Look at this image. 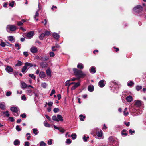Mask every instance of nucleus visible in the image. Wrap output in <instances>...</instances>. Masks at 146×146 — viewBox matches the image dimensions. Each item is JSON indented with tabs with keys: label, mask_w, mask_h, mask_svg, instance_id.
I'll list each match as a JSON object with an SVG mask.
<instances>
[{
	"label": "nucleus",
	"mask_w": 146,
	"mask_h": 146,
	"mask_svg": "<svg viewBox=\"0 0 146 146\" xmlns=\"http://www.w3.org/2000/svg\"><path fill=\"white\" fill-rule=\"evenodd\" d=\"M39 76L40 78H42L45 77L46 75L44 72L42 71H41L39 73Z\"/></svg>",
	"instance_id": "2eb2a0df"
},
{
	"label": "nucleus",
	"mask_w": 146,
	"mask_h": 146,
	"mask_svg": "<svg viewBox=\"0 0 146 146\" xmlns=\"http://www.w3.org/2000/svg\"><path fill=\"white\" fill-rule=\"evenodd\" d=\"M96 68L94 67H92L90 69V72L91 73H94L96 72Z\"/></svg>",
	"instance_id": "6ab92c4d"
},
{
	"label": "nucleus",
	"mask_w": 146,
	"mask_h": 146,
	"mask_svg": "<svg viewBox=\"0 0 146 146\" xmlns=\"http://www.w3.org/2000/svg\"><path fill=\"white\" fill-rule=\"evenodd\" d=\"M52 119L53 120L56 121L57 122H59V120L57 119V117L56 116L54 115L52 117Z\"/></svg>",
	"instance_id": "473e14b6"
},
{
	"label": "nucleus",
	"mask_w": 146,
	"mask_h": 146,
	"mask_svg": "<svg viewBox=\"0 0 146 146\" xmlns=\"http://www.w3.org/2000/svg\"><path fill=\"white\" fill-rule=\"evenodd\" d=\"M0 45L1 46L4 47L5 46V44L4 42H2L0 44Z\"/></svg>",
	"instance_id": "e2e57ef3"
},
{
	"label": "nucleus",
	"mask_w": 146,
	"mask_h": 146,
	"mask_svg": "<svg viewBox=\"0 0 146 146\" xmlns=\"http://www.w3.org/2000/svg\"><path fill=\"white\" fill-rule=\"evenodd\" d=\"M23 54L25 57H27L29 55L28 52H23Z\"/></svg>",
	"instance_id": "09e8293b"
},
{
	"label": "nucleus",
	"mask_w": 146,
	"mask_h": 146,
	"mask_svg": "<svg viewBox=\"0 0 146 146\" xmlns=\"http://www.w3.org/2000/svg\"><path fill=\"white\" fill-rule=\"evenodd\" d=\"M48 66V64L45 62H42L41 64V66L42 68H45Z\"/></svg>",
	"instance_id": "aec40b11"
},
{
	"label": "nucleus",
	"mask_w": 146,
	"mask_h": 146,
	"mask_svg": "<svg viewBox=\"0 0 146 146\" xmlns=\"http://www.w3.org/2000/svg\"><path fill=\"white\" fill-rule=\"evenodd\" d=\"M40 146H46V144L44 141H42L40 142Z\"/></svg>",
	"instance_id": "c9c22d12"
},
{
	"label": "nucleus",
	"mask_w": 146,
	"mask_h": 146,
	"mask_svg": "<svg viewBox=\"0 0 146 146\" xmlns=\"http://www.w3.org/2000/svg\"><path fill=\"white\" fill-rule=\"evenodd\" d=\"M5 108V104L4 102H2L0 103V108L2 110H4Z\"/></svg>",
	"instance_id": "f3484780"
},
{
	"label": "nucleus",
	"mask_w": 146,
	"mask_h": 146,
	"mask_svg": "<svg viewBox=\"0 0 146 146\" xmlns=\"http://www.w3.org/2000/svg\"><path fill=\"white\" fill-rule=\"evenodd\" d=\"M7 38L9 41L13 42H15V39L12 36H9Z\"/></svg>",
	"instance_id": "4468645a"
},
{
	"label": "nucleus",
	"mask_w": 146,
	"mask_h": 146,
	"mask_svg": "<svg viewBox=\"0 0 146 146\" xmlns=\"http://www.w3.org/2000/svg\"><path fill=\"white\" fill-rule=\"evenodd\" d=\"M25 21L24 19L22 20L21 21L18 22L17 25L18 26H20L23 25V23Z\"/></svg>",
	"instance_id": "393cba45"
},
{
	"label": "nucleus",
	"mask_w": 146,
	"mask_h": 146,
	"mask_svg": "<svg viewBox=\"0 0 146 146\" xmlns=\"http://www.w3.org/2000/svg\"><path fill=\"white\" fill-rule=\"evenodd\" d=\"M125 130H123L122 132L121 133L122 135H124L125 136H126L127 135V133L125 132Z\"/></svg>",
	"instance_id": "3c124183"
},
{
	"label": "nucleus",
	"mask_w": 146,
	"mask_h": 146,
	"mask_svg": "<svg viewBox=\"0 0 146 146\" xmlns=\"http://www.w3.org/2000/svg\"><path fill=\"white\" fill-rule=\"evenodd\" d=\"M129 133L131 134V135H132L133 134V133H135V131H132L131 129H130V130H129Z\"/></svg>",
	"instance_id": "774afa93"
},
{
	"label": "nucleus",
	"mask_w": 146,
	"mask_h": 146,
	"mask_svg": "<svg viewBox=\"0 0 146 146\" xmlns=\"http://www.w3.org/2000/svg\"><path fill=\"white\" fill-rule=\"evenodd\" d=\"M52 139H49L48 141V144L49 145H51L52 144Z\"/></svg>",
	"instance_id": "680f3d73"
},
{
	"label": "nucleus",
	"mask_w": 146,
	"mask_h": 146,
	"mask_svg": "<svg viewBox=\"0 0 146 146\" xmlns=\"http://www.w3.org/2000/svg\"><path fill=\"white\" fill-rule=\"evenodd\" d=\"M33 131L34 134L35 135H37L38 134V130L36 129H33Z\"/></svg>",
	"instance_id": "2f4dec72"
},
{
	"label": "nucleus",
	"mask_w": 146,
	"mask_h": 146,
	"mask_svg": "<svg viewBox=\"0 0 146 146\" xmlns=\"http://www.w3.org/2000/svg\"><path fill=\"white\" fill-rule=\"evenodd\" d=\"M22 64V62L20 61H18L17 63L16 64L15 66H21Z\"/></svg>",
	"instance_id": "58836bf2"
},
{
	"label": "nucleus",
	"mask_w": 146,
	"mask_h": 146,
	"mask_svg": "<svg viewBox=\"0 0 146 146\" xmlns=\"http://www.w3.org/2000/svg\"><path fill=\"white\" fill-rule=\"evenodd\" d=\"M57 119H58L59 121H63V119L62 116L60 115H57Z\"/></svg>",
	"instance_id": "b1692460"
},
{
	"label": "nucleus",
	"mask_w": 146,
	"mask_h": 146,
	"mask_svg": "<svg viewBox=\"0 0 146 146\" xmlns=\"http://www.w3.org/2000/svg\"><path fill=\"white\" fill-rule=\"evenodd\" d=\"M20 144V141L18 139H16L14 142V144L15 145H19Z\"/></svg>",
	"instance_id": "a878e982"
},
{
	"label": "nucleus",
	"mask_w": 146,
	"mask_h": 146,
	"mask_svg": "<svg viewBox=\"0 0 146 146\" xmlns=\"http://www.w3.org/2000/svg\"><path fill=\"white\" fill-rule=\"evenodd\" d=\"M80 83H76L72 87V90H74L76 88L79 86L80 85Z\"/></svg>",
	"instance_id": "dca6fc26"
},
{
	"label": "nucleus",
	"mask_w": 146,
	"mask_h": 146,
	"mask_svg": "<svg viewBox=\"0 0 146 146\" xmlns=\"http://www.w3.org/2000/svg\"><path fill=\"white\" fill-rule=\"evenodd\" d=\"M135 105L137 106H140L141 105V103L140 101L137 100L135 102Z\"/></svg>",
	"instance_id": "4be33fe9"
},
{
	"label": "nucleus",
	"mask_w": 146,
	"mask_h": 146,
	"mask_svg": "<svg viewBox=\"0 0 146 146\" xmlns=\"http://www.w3.org/2000/svg\"><path fill=\"white\" fill-rule=\"evenodd\" d=\"M66 143L67 144H70L71 143V141L69 139H67L66 140Z\"/></svg>",
	"instance_id": "5fc2aeb1"
},
{
	"label": "nucleus",
	"mask_w": 146,
	"mask_h": 146,
	"mask_svg": "<svg viewBox=\"0 0 146 146\" xmlns=\"http://www.w3.org/2000/svg\"><path fill=\"white\" fill-rule=\"evenodd\" d=\"M49 59V58L48 57H44V59H40V60L41 61H46L48 60Z\"/></svg>",
	"instance_id": "c03bdc74"
},
{
	"label": "nucleus",
	"mask_w": 146,
	"mask_h": 146,
	"mask_svg": "<svg viewBox=\"0 0 146 146\" xmlns=\"http://www.w3.org/2000/svg\"><path fill=\"white\" fill-rule=\"evenodd\" d=\"M44 34H45V36H49V35H50V33L49 31H46L45 32V33H44Z\"/></svg>",
	"instance_id": "37998d69"
},
{
	"label": "nucleus",
	"mask_w": 146,
	"mask_h": 146,
	"mask_svg": "<svg viewBox=\"0 0 146 146\" xmlns=\"http://www.w3.org/2000/svg\"><path fill=\"white\" fill-rule=\"evenodd\" d=\"M15 3V2L14 1H13L11 2L9 4V5L10 6H11L12 7H13V5H14Z\"/></svg>",
	"instance_id": "6e6d98bb"
},
{
	"label": "nucleus",
	"mask_w": 146,
	"mask_h": 146,
	"mask_svg": "<svg viewBox=\"0 0 146 146\" xmlns=\"http://www.w3.org/2000/svg\"><path fill=\"white\" fill-rule=\"evenodd\" d=\"M143 9V7L141 6L137 5L134 8L133 10L137 12H139L142 11Z\"/></svg>",
	"instance_id": "20e7f679"
},
{
	"label": "nucleus",
	"mask_w": 146,
	"mask_h": 146,
	"mask_svg": "<svg viewBox=\"0 0 146 146\" xmlns=\"http://www.w3.org/2000/svg\"><path fill=\"white\" fill-rule=\"evenodd\" d=\"M94 87L93 85H90L88 87V90L90 92H92L94 90Z\"/></svg>",
	"instance_id": "9d476101"
},
{
	"label": "nucleus",
	"mask_w": 146,
	"mask_h": 146,
	"mask_svg": "<svg viewBox=\"0 0 146 146\" xmlns=\"http://www.w3.org/2000/svg\"><path fill=\"white\" fill-rule=\"evenodd\" d=\"M74 75L78 76V78H73L71 79H70L69 80H68L67 81H75L77 80H78L79 78L83 77L86 76V74L83 73L82 71L79 70L76 68H74L73 69Z\"/></svg>",
	"instance_id": "f257e3e1"
},
{
	"label": "nucleus",
	"mask_w": 146,
	"mask_h": 146,
	"mask_svg": "<svg viewBox=\"0 0 146 146\" xmlns=\"http://www.w3.org/2000/svg\"><path fill=\"white\" fill-rule=\"evenodd\" d=\"M50 56V57H53L54 56L55 54L53 52H51L49 53Z\"/></svg>",
	"instance_id": "de8ad7c7"
},
{
	"label": "nucleus",
	"mask_w": 146,
	"mask_h": 146,
	"mask_svg": "<svg viewBox=\"0 0 146 146\" xmlns=\"http://www.w3.org/2000/svg\"><path fill=\"white\" fill-rule=\"evenodd\" d=\"M142 86H136V89L137 91H139L142 88Z\"/></svg>",
	"instance_id": "e433bc0d"
},
{
	"label": "nucleus",
	"mask_w": 146,
	"mask_h": 146,
	"mask_svg": "<svg viewBox=\"0 0 146 146\" xmlns=\"http://www.w3.org/2000/svg\"><path fill=\"white\" fill-rule=\"evenodd\" d=\"M77 67L78 68L82 69L84 68V66L82 63H80L77 65Z\"/></svg>",
	"instance_id": "412c9836"
},
{
	"label": "nucleus",
	"mask_w": 146,
	"mask_h": 146,
	"mask_svg": "<svg viewBox=\"0 0 146 146\" xmlns=\"http://www.w3.org/2000/svg\"><path fill=\"white\" fill-rule=\"evenodd\" d=\"M21 99L23 100H26V98L25 95H23L21 97Z\"/></svg>",
	"instance_id": "0e129e2a"
},
{
	"label": "nucleus",
	"mask_w": 146,
	"mask_h": 146,
	"mask_svg": "<svg viewBox=\"0 0 146 146\" xmlns=\"http://www.w3.org/2000/svg\"><path fill=\"white\" fill-rule=\"evenodd\" d=\"M38 50L37 48L35 46H32L30 49V52L34 54L36 53Z\"/></svg>",
	"instance_id": "39448f33"
},
{
	"label": "nucleus",
	"mask_w": 146,
	"mask_h": 146,
	"mask_svg": "<svg viewBox=\"0 0 146 146\" xmlns=\"http://www.w3.org/2000/svg\"><path fill=\"white\" fill-rule=\"evenodd\" d=\"M39 91L37 89L35 90L33 92V93L34 94L35 96V97H37L38 96Z\"/></svg>",
	"instance_id": "f8f14e48"
},
{
	"label": "nucleus",
	"mask_w": 146,
	"mask_h": 146,
	"mask_svg": "<svg viewBox=\"0 0 146 146\" xmlns=\"http://www.w3.org/2000/svg\"><path fill=\"white\" fill-rule=\"evenodd\" d=\"M46 74L49 77L51 76V71L50 69H47L46 71Z\"/></svg>",
	"instance_id": "ddd939ff"
},
{
	"label": "nucleus",
	"mask_w": 146,
	"mask_h": 146,
	"mask_svg": "<svg viewBox=\"0 0 146 146\" xmlns=\"http://www.w3.org/2000/svg\"><path fill=\"white\" fill-rule=\"evenodd\" d=\"M14 113V114L15 116H18L19 115L18 113V109L17 107H12L10 109Z\"/></svg>",
	"instance_id": "7ed1b4c3"
},
{
	"label": "nucleus",
	"mask_w": 146,
	"mask_h": 146,
	"mask_svg": "<svg viewBox=\"0 0 146 146\" xmlns=\"http://www.w3.org/2000/svg\"><path fill=\"white\" fill-rule=\"evenodd\" d=\"M134 85V83H128L127 84V85L129 87H131Z\"/></svg>",
	"instance_id": "bf43d9fd"
},
{
	"label": "nucleus",
	"mask_w": 146,
	"mask_h": 146,
	"mask_svg": "<svg viewBox=\"0 0 146 146\" xmlns=\"http://www.w3.org/2000/svg\"><path fill=\"white\" fill-rule=\"evenodd\" d=\"M3 113L5 114V116L7 117H8L10 115L9 114V112L8 111H6L4 112Z\"/></svg>",
	"instance_id": "ea45409f"
},
{
	"label": "nucleus",
	"mask_w": 146,
	"mask_h": 146,
	"mask_svg": "<svg viewBox=\"0 0 146 146\" xmlns=\"http://www.w3.org/2000/svg\"><path fill=\"white\" fill-rule=\"evenodd\" d=\"M27 87H32L31 85H27L25 83H21V87L22 88L25 89Z\"/></svg>",
	"instance_id": "6e6552de"
},
{
	"label": "nucleus",
	"mask_w": 146,
	"mask_h": 146,
	"mask_svg": "<svg viewBox=\"0 0 146 146\" xmlns=\"http://www.w3.org/2000/svg\"><path fill=\"white\" fill-rule=\"evenodd\" d=\"M59 130L60 132L62 133H64L65 131V130L64 129L62 128H59Z\"/></svg>",
	"instance_id": "603ef678"
},
{
	"label": "nucleus",
	"mask_w": 146,
	"mask_h": 146,
	"mask_svg": "<svg viewBox=\"0 0 146 146\" xmlns=\"http://www.w3.org/2000/svg\"><path fill=\"white\" fill-rule=\"evenodd\" d=\"M59 111V109L57 108H54L53 110L54 112L55 113H57L58 111Z\"/></svg>",
	"instance_id": "4d7b16f0"
},
{
	"label": "nucleus",
	"mask_w": 146,
	"mask_h": 146,
	"mask_svg": "<svg viewBox=\"0 0 146 146\" xmlns=\"http://www.w3.org/2000/svg\"><path fill=\"white\" fill-rule=\"evenodd\" d=\"M99 86L101 88L104 87L105 85V84L104 83H98Z\"/></svg>",
	"instance_id": "4c0bfd02"
},
{
	"label": "nucleus",
	"mask_w": 146,
	"mask_h": 146,
	"mask_svg": "<svg viewBox=\"0 0 146 146\" xmlns=\"http://www.w3.org/2000/svg\"><path fill=\"white\" fill-rule=\"evenodd\" d=\"M46 104H47L49 107H51L53 104V103L52 102H50L48 103H46Z\"/></svg>",
	"instance_id": "864d4df0"
},
{
	"label": "nucleus",
	"mask_w": 146,
	"mask_h": 146,
	"mask_svg": "<svg viewBox=\"0 0 146 146\" xmlns=\"http://www.w3.org/2000/svg\"><path fill=\"white\" fill-rule=\"evenodd\" d=\"M16 26L13 25H8L6 27V30L8 32H9L10 31H14L16 30Z\"/></svg>",
	"instance_id": "f03ea898"
},
{
	"label": "nucleus",
	"mask_w": 146,
	"mask_h": 146,
	"mask_svg": "<svg viewBox=\"0 0 146 146\" xmlns=\"http://www.w3.org/2000/svg\"><path fill=\"white\" fill-rule=\"evenodd\" d=\"M126 100L128 102H131L133 100V98L130 95L126 98Z\"/></svg>",
	"instance_id": "9b49d317"
},
{
	"label": "nucleus",
	"mask_w": 146,
	"mask_h": 146,
	"mask_svg": "<svg viewBox=\"0 0 146 146\" xmlns=\"http://www.w3.org/2000/svg\"><path fill=\"white\" fill-rule=\"evenodd\" d=\"M127 108H125L124 110L123 111V114H124V115L125 116H127L129 114V113L128 112H126V113H125V111H126V110H127Z\"/></svg>",
	"instance_id": "f704fd0d"
},
{
	"label": "nucleus",
	"mask_w": 146,
	"mask_h": 146,
	"mask_svg": "<svg viewBox=\"0 0 146 146\" xmlns=\"http://www.w3.org/2000/svg\"><path fill=\"white\" fill-rule=\"evenodd\" d=\"M34 35L33 31H30L27 34V36L28 38H31L33 37Z\"/></svg>",
	"instance_id": "0eeeda50"
},
{
	"label": "nucleus",
	"mask_w": 146,
	"mask_h": 146,
	"mask_svg": "<svg viewBox=\"0 0 146 146\" xmlns=\"http://www.w3.org/2000/svg\"><path fill=\"white\" fill-rule=\"evenodd\" d=\"M20 45L21 46V45H19L18 43L15 44V47H17V49L19 50L20 48Z\"/></svg>",
	"instance_id": "a19ab883"
},
{
	"label": "nucleus",
	"mask_w": 146,
	"mask_h": 146,
	"mask_svg": "<svg viewBox=\"0 0 146 146\" xmlns=\"http://www.w3.org/2000/svg\"><path fill=\"white\" fill-rule=\"evenodd\" d=\"M98 131L97 132L96 134L98 137H100L102 135V131L100 129H98Z\"/></svg>",
	"instance_id": "1a4fd4ad"
},
{
	"label": "nucleus",
	"mask_w": 146,
	"mask_h": 146,
	"mask_svg": "<svg viewBox=\"0 0 146 146\" xmlns=\"http://www.w3.org/2000/svg\"><path fill=\"white\" fill-rule=\"evenodd\" d=\"M26 93L27 94L30 96H31L33 94L32 91L30 90H27L26 91Z\"/></svg>",
	"instance_id": "c85d7f7f"
},
{
	"label": "nucleus",
	"mask_w": 146,
	"mask_h": 146,
	"mask_svg": "<svg viewBox=\"0 0 146 146\" xmlns=\"http://www.w3.org/2000/svg\"><path fill=\"white\" fill-rule=\"evenodd\" d=\"M20 116L23 118H25L26 117V115L24 113L21 115Z\"/></svg>",
	"instance_id": "338daca9"
},
{
	"label": "nucleus",
	"mask_w": 146,
	"mask_h": 146,
	"mask_svg": "<svg viewBox=\"0 0 146 146\" xmlns=\"http://www.w3.org/2000/svg\"><path fill=\"white\" fill-rule=\"evenodd\" d=\"M11 94V92L10 91H7V92L6 95L7 96H10Z\"/></svg>",
	"instance_id": "052dcab7"
},
{
	"label": "nucleus",
	"mask_w": 146,
	"mask_h": 146,
	"mask_svg": "<svg viewBox=\"0 0 146 146\" xmlns=\"http://www.w3.org/2000/svg\"><path fill=\"white\" fill-rule=\"evenodd\" d=\"M44 126L47 127H50V125L46 121H44L43 123Z\"/></svg>",
	"instance_id": "bb28decb"
},
{
	"label": "nucleus",
	"mask_w": 146,
	"mask_h": 146,
	"mask_svg": "<svg viewBox=\"0 0 146 146\" xmlns=\"http://www.w3.org/2000/svg\"><path fill=\"white\" fill-rule=\"evenodd\" d=\"M25 64V65L27 68L28 66L30 67H31L33 66V64L31 63L26 62Z\"/></svg>",
	"instance_id": "5701e85b"
},
{
	"label": "nucleus",
	"mask_w": 146,
	"mask_h": 146,
	"mask_svg": "<svg viewBox=\"0 0 146 146\" xmlns=\"http://www.w3.org/2000/svg\"><path fill=\"white\" fill-rule=\"evenodd\" d=\"M6 71L9 73L12 72L13 71V68L9 66H7L6 68Z\"/></svg>",
	"instance_id": "423d86ee"
},
{
	"label": "nucleus",
	"mask_w": 146,
	"mask_h": 146,
	"mask_svg": "<svg viewBox=\"0 0 146 146\" xmlns=\"http://www.w3.org/2000/svg\"><path fill=\"white\" fill-rule=\"evenodd\" d=\"M109 141L110 143H112L114 141V139L112 137H110L109 138Z\"/></svg>",
	"instance_id": "72a5a7b5"
},
{
	"label": "nucleus",
	"mask_w": 146,
	"mask_h": 146,
	"mask_svg": "<svg viewBox=\"0 0 146 146\" xmlns=\"http://www.w3.org/2000/svg\"><path fill=\"white\" fill-rule=\"evenodd\" d=\"M29 77H31L33 79H35V75L33 74H29Z\"/></svg>",
	"instance_id": "79ce46f5"
},
{
	"label": "nucleus",
	"mask_w": 146,
	"mask_h": 146,
	"mask_svg": "<svg viewBox=\"0 0 146 146\" xmlns=\"http://www.w3.org/2000/svg\"><path fill=\"white\" fill-rule=\"evenodd\" d=\"M41 85L44 88H46L47 86L46 83H42Z\"/></svg>",
	"instance_id": "8fccbe9b"
},
{
	"label": "nucleus",
	"mask_w": 146,
	"mask_h": 146,
	"mask_svg": "<svg viewBox=\"0 0 146 146\" xmlns=\"http://www.w3.org/2000/svg\"><path fill=\"white\" fill-rule=\"evenodd\" d=\"M79 117H80V120L82 121H83L84 120V119L85 117V116H83L82 115H80Z\"/></svg>",
	"instance_id": "a18cd8bd"
},
{
	"label": "nucleus",
	"mask_w": 146,
	"mask_h": 146,
	"mask_svg": "<svg viewBox=\"0 0 146 146\" xmlns=\"http://www.w3.org/2000/svg\"><path fill=\"white\" fill-rule=\"evenodd\" d=\"M73 139H75L77 137L75 133L72 134L70 136Z\"/></svg>",
	"instance_id": "cd10ccee"
},
{
	"label": "nucleus",
	"mask_w": 146,
	"mask_h": 146,
	"mask_svg": "<svg viewBox=\"0 0 146 146\" xmlns=\"http://www.w3.org/2000/svg\"><path fill=\"white\" fill-rule=\"evenodd\" d=\"M30 143L29 142L27 141L25 143L24 145L25 146H29Z\"/></svg>",
	"instance_id": "69168bd1"
},
{
	"label": "nucleus",
	"mask_w": 146,
	"mask_h": 146,
	"mask_svg": "<svg viewBox=\"0 0 146 146\" xmlns=\"http://www.w3.org/2000/svg\"><path fill=\"white\" fill-rule=\"evenodd\" d=\"M16 129L18 131H20L21 130V129L19 125H17L16 126Z\"/></svg>",
	"instance_id": "49530a36"
},
{
	"label": "nucleus",
	"mask_w": 146,
	"mask_h": 146,
	"mask_svg": "<svg viewBox=\"0 0 146 146\" xmlns=\"http://www.w3.org/2000/svg\"><path fill=\"white\" fill-rule=\"evenodd\" d=\"M53 36L54 38L56 39H58L59 38V35L57 33H53Z\"/></svg>",
	"instance_id": "a211bd4d"
},
{
	"label": "nucleus",
	"mask_w": 146,
	"mask_h": 146,
	"mask_svg": "<svg viewBox=\"0 0 146 146\" xmlns=\"http://www.w3.org/2000/svg\"><path fill=\"white\" fill-rule=\"evenodd\" d=\"M27 67L25 65L23 67V68L22 69V70H21L22 72L23 73H25V71L27 69Z\"/></svg>",
	"instance_id": "c756f323"
},
{
	"label": "nucleus",
	"mask_w": 146,
	"mask_h": 146,
	"mask_svg": "<svg viewBox=\"0 0 146 146\" xmlns=\"http://www.w3.org/2000/svg\"><path fill=\"white\" fill-rule=\"evenodd\" d=\"M38 11H39V10L37 11L36 12L35 15L34 17V18L35 19H36V17H38V15H39Z\"/></svg>",
	"instance_id": "13d9d810"
},
{
	"label": "nucleus",
	"mask_w": 146,
	"mask_h": 146,
	"mask_svg": "<svg viewBox=\"0 0 146 146\" xmlns=\"http://www.w3.org/2000/svg\"><path fill=\"white\" fill-rule=\"evenodd\" d=\"M45 34L44 33H42L40 36L39 38L41 40H42L44 38L45 36Z\"/></svg>",
	"instance_id": "7c9ffc66"
}]
</instances>
